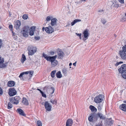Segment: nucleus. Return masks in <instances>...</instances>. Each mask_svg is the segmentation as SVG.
I'll return each mask as SVG.
<instances>
[{"label": "nucleus", "mask_w": 126, "mask_h": 126, "mask_svg": "<svg viewBox=\"0 0 126 126\" xmlns=\"http://www.w3.org/2000/svg\"><path fill=\"white\" fill-rule=\"evenodd\" d=\"M97 113H91L90 115L88 118V120L90 122H94L98 120Z\"/></svg>", "instance_id": "nucleus-1"}, {"label": "nucleus", "mask_w": 126, "mask_h": 126, "mask_svg": "<svg viewBox=\"0 0 126 126\" xmlns=\"http://www.w3.org/2000/svg\"><path fill=\"white\" fill-rule=\"evenodd\" d=\"M54 28L53 27L51 26H49L46 28L44 27H43L42 30L43 31L45 30L47 33L50 34L54 32Z\"/></svg>", "instance_id": "nucleus-2"}, {"label": "nucleus", "mask_w": 126, "mask_h": 126, "mask_svg": "<svg viewBox=\"0 0 126 126\" xmlns=\"http://www.w3.org/2000/svg\"><path fill=\"white\" fill-rule=\"evenodd\" d=\"M29 30V27L28 26H26L24 27L22 30L21 31V33L23 34V36L25 37H27Z\"/></svg>", "instance_id": "nucleus-3"}, {"label": "nucleus", "mask_w": 126, "mask_h": 126, "mask_svg": "<svg viewBox=\"0 0 126 126\" xmlns=\"http://www.w3.org/2000/svg\"><path fill=\"white\" fill-rule=\"evenodd\" d=\"M37 50V49L35 47L32 46L29 47L28 49V54L30 55H32L35 53Z\"/></svg>", "instance_id": "nucleus-4"}, {"label": "nucleus", "mask_w": 126, "mask_h": 126, "mask_svg": "<svg viewBox=\"0 0 126 126\" xmlns=\"http://www.w3.org/2000/svg\"><path fill=\"white\" fill-rule=\"evenodd\" d=\"M20 98L19 96H16L10 99V102L14 104L17 105L19 103V101Z\"/></svg>", "instance_id": "nucleus-5"}, {"label": "nucleus", "mask_w": 126, "mask_h": 126, "mask_svg": "<svg viewBox=\"0 0 126 126\" xmlns=\"http://www.w3.org/2000/svg\"><path fill=\"white\" fill-rule=\"evenodd\" d=\"M103 95L102 94H99L95 97L94 99L95 102L96 103L101 102L103 100Z\"/></svg>", "instance_id": "nucleus-6"}, {"label": "nucleus", "mask_w": 126, "mask_h": 126, "mask_svg": "<svg viewBox=\"0 0 126 126\" xmlns=\"http://www.w3.org/2000/svg\"><path fill=\"white\" fill-rule=\"evenodd\" d=\"M89 31L87 29L85 30L83 32L84 37L83 38V40L85 41L88 38L89 35Z\"/></svg>", "instance_id": "nucleus-7"}, {"label": "nucleus", "mask_w": 126, "mask_h": 126, "mask_svg": "<svg viewBox=\"0 0 126 126\" xmlns=\"http://www.w3.org/2000/svg\"><path fill=\"white\" fill-rule=\"evenodd\" d=\"M58 20L55 18H53L51 20L50 25L51 26L55 28L57 25Z\"/></svg>", "instance_id": "nucleus-8"}, {"label": "nucleus", "mask_w": 126, "mask_h": 126, "mask_svg": "<svg viewBox=\"0 0 126 126\" xmlns=\"http://www.w3.org/2000/svg\"><path fill=\"white\" fill-rule=\"evenodd\" d=\"M119 72L122 74L126 71V64L122 65L118 69Z\"/></svg>", "instance_id": "nucleus-9"}, {"label": "nucleus", "mask_w": 126, "mask_h": 126, "mask_svg": "<svg viewBox=\"0 0 126 126\" xmlns=\"http://www.w3.org/2000/svg\"><path fill=\"white\" fill-rule=\"evenodd\" d=\"M44 106L45 109L48 111H50L52 108L51 106L48 101H46L44 103Z\"/></svg>", "instance_id": "nucleus-10"}, {"label": "nucleus", "mask_w": 126, "mask_h": 126, "mask_svg": "<svg viewBox=\"0 0 126 126\" xmlns=\"http://www.w3.org/2000/svg\"><path fill=\"white\" fill-rule=\"evenodd\" d=\"M119 54L123 60H126V52L122 50H120L119 52Z\"/></svg>", "instance_id": "nucleus-11"}, {"label": "nucleus", "mask_w": 126, "mask_h": 126, "mask_svg": "<svg viewBox=\"0 0 126 126\" xmlns=\"http://www.w3.org/2000/svg\"><path fill=\"white\" fill-rule=\"evenodd\" d=\"M16 91L14 88H10L9 90L8 94L10 96H12L16 94Z\"/></svg>", "instance_id": "nucleus-12"}, {"label": "nucleus", "mask_w": 126, "mask_h": 126, "mask_svg": "<svg viewBox=\"0 0 126 126\" xmlns=\"http://www.w3.org/2000/svg\"><path fill=\"white\" fill-rule=\"evenodd\" d=\"M43 56L44 57L46 60L47 61L51 62V60L55 57V56H48L46 54H45L44 53L43 54Z\"/></svg>", "instance_id": "nucleus-13"}, {"label": "nucleus", "mask_w": 126, "mask_h": 126, "mask_svg": "<svg viewBox=\"0 0 126 126\" xmlns=\"http://www.w3.org/2000/svg\"><path fill=\"white\" fill-rule=\"evenodd\" d=\"M97 116L98 118H99L100 120H105L106 118L105 116L101 112H98L97 113Z\"/></svg>", "instance_id": "nucleus-14"}, {"label": "nucleus", "mask_w": 126, "mask_h": 126, "mask_svg": "<svg viewBox=\"0 0 126 126\" xmlns=\"http://www.w3.org/2000/svg\"><path fill=\"white\" fill-rule=\"evenodd\" d=\"M57 57L56 55L55 56V57L51 60V63L52 65L53 66H54L57 65L58 63V61L56 60V59Z\"/></svg>", "instance_id": "nucleus-15"}, {"label": "nucleus", "mask_w": 126, "mask_h": 126, "mask_svg": "<svg viewBox=\"0 0 126 126\" xmlns=\"http://www.w3.org/2000/svg\"><path fill=\"white\" fill-rule=\"evenodd\" d=\"M4 62V59L0 55V67L3 68L5 67V65L3 64Z\"/></svg>", "instance_id": "nucleus-16"}, {"label": "nucleus", "mask_w": 126, "mask_h": 126, "mask_svg": "<svg viewBox=\"0 0 126 126\" xmlns=\"http://www.w3.org/2000/svg\"><path fill=\"white\" fill-rule=\"evenodd\" d=\"M21 25V22L19 20H17L15 23V27L16 30L18 29Z\"/></svg>", "instance_id": "nucleus-17"}, {"label": "nucleus", "mask_w": 126, "mask_h": 126, "mask_svg": "<svg viewBox=\"0 0 126 126\" xmlns=\"http://www.w3.org/2000/svg\"><path fill=\"white\" fill-rule=\"evenodd\" d=\"M73 124V121L72 119H69L67 120L66 123V126H72V125Z\"/></svg>", "instance_id": "nucleus-18"}, {"label": "nucleus", "mask_w": 126, "mask_h": 126, "mask_svg": "<svg viewBox=\"0 0 126 126\" xmlns=\"http://www.w3.org/2000/svg\"><path fill=\"white\" fill-rule=\"evenodd\" d=\"M35 30V27L34 26L31 27L30 30L29 34L31 36L33 35L34 34V31Z\"/></svg>", "instance_id": "nucleus-19"}, {"label": "nucleus", "mask_w": 126, "mask_h": 126, "mask_svg": "<svg viewBox=\"0 0 126 126\" xmlns=\"http://www.w3.org/2000/svg\"><path fill=\"white\" fill-rule=\"evenodd\" d=\"M17 111L19 114L21 116H25L26 114L24 113V111L21 109L18 108L17 109Z\"/></svg>", "instance_id": "nucleus-20"}, {"label": "nucleus", "mask_w": 126, "mask_h": 126, "mask_svg": "<svg viewBox=\"0 0 126 126\" xmlns=\"http://www.w3.org/2000/svg\"><path fill=\"white\" fill-rule=\"evenodd\" d=\"M120 108L122 110L126 111V104H123L120 106Z\"/></svg>", "instance_id": "nucleus-21"}, {"label": "nucleus", "mask_w": 126, "mask_h": 126, "mask_svg": "<svg viewBox=\"0 0 126 126\" xmlns=\"http://www.w3.org/2000/svg\"><path fill=\"white\" fill-rule=\"evenodd\" d=\"M22 102L24 105H29L28 100L25 97H23V99Z\"/></svg>", "instance_id": "nucleus-22"}, {"label": "nucleus", "mask_w": 126, "mask_h": 126, "mask_svg": "<svg viewBox=\"0 0 126 126\" xmlns=\"http://www.w3.org/2000/svg\"><path fill=\"white\" fill-rule=\"evenodd\" d=\"M89 109L92 112H95L97 111V109L94 106L92 105H90L89 106Z\"/></svg>", "instance_id": "nucleus-23"}, {"label": "nucleus", "mask_w": 126, "mask_h": 126, "mask_svg": "<svg viewBox=\"0 0 126 126\" xmlns=\"http://www.w3.org/2000/svg\"><path fill=\"white\" fill-rule=\"evenodd\" d=\"M58 54L59 56V58H62L63 57L64 55V53L62 51H60L58 52Z\"/></svg>", "instance_id": "nucleus-24"}, {"label": "nucleus", "mask_w": 126, "mask_h": 126, "mask_svg": "<svg viewBox=\"0 0 126 126\" xmlns=\"http://www.w3.org/2000/svg\"><path fill=\"white\" fill-rule=\"evenodd\" d=\"M26 60V59L25 56L24 54H22L20 60V61L22 63H23Z\"/></svg>", "instance_id": "nucleus-25"}, {"label": "nucleus", "mask_w": 126, "mask_h": 126, "mask_svg": "<svg viewBox=\"0 0 126 126\" xmlns=\"http://www.w3.org/2000/svg\"><path fill=\"white\" fill-rule=\"evenodd\" d=\"M15 84V82L13 81H10L8 82L7 84L8 86L9 87L14 86Z\"/></svg>", "instance_id": "nucleus-26"}, {"label": "nucleus", "mask_w": 126, "mask_h": 126, "mask_svg": "<svg viewBox=\"0 0 126 126\" xmlns=\"http://www.w3.org/2000/svg\"><path fill=\"white\" fill-rule=\"evenodd\" d=\"M56 76L57 78H60L62 77V75L60 71H59L56 73Z\"/></svg>", "instance_id": "nucleus-27"}, {"label": "nucleus", "mask_w": 126, "mask_h": 126, "mask_svg": "<svg viewBox=\"0 0 126 126\" xmlns=\"http://www.w3.org/2000/svg\"><path fill=\"white\" fill-rule=\"evenodd\" d=\"M81 21V20L78 19H75L71 23V24L72 26L74 25L76 23L80 22Z\"/></svg>", "instance_id": "nucleus-28"}, {"label": "nucleus", "mask_w": 126, "mask_h": 126, "mask_svg": "<svg viewBox=\"0 0 126 126\" xmlns=\"http://www.w3.org/2000/svg\"><path fill=\"white\" fill-rule=\"evenodd\" d=\"M62 72L64 76H66L67 75V70L65 68L63 69Z\"/></svg>", "instance_id": "nucleus-29"}, {"label": "nucleus", "mask_w": 126, "mask_h": 126, "mask_svg": "<svg viewBox=\"0 0 126 126\" xmlns=\"http://www.w3.org/2000/svg\"><path fill=\"white\" fill-rule=\"evenodd\" d=\"M113 123V121L112 120L110 119H108L107 123V124L108 125L110 126Z\"/></svg>", "instance_id": "nucleus-30"}, {"label": "nucleus", "mask_w": 126, "mask_h": 126, "mask_svg": "<svg viewBox=\"0 0 126 126\" xmlns=\"http://www.w3.org/2000/svg\"><path fill=\"white\" fill-rule=\"evenodd\" d=\"M56 72V70L52 71L51 73V77L52 78H54L55 76V74Z\"/></svg>", "instance_id": "nucleus-31"}, {"label": "nucleus", "mask_w": 126, "mask_h": 126, "mask_svg": "<svg viewBox=\"0 0 126 126\" xmlns=\"http://www.w3.org/2000/svg\"><path fill=\"white\" fill-rule=\"evenodd\" d=\"M11 102H9L8 104L7 108L8 109H10L12 108L13 107V105L11 103Z\"/></svg>", "instance_id": "nucleus-32"}, {"label": "nucleus", "mask_w": 126, "mask_h": 126, "mask_svg": "<svg viewBox=\"0 0 126 126\" xmlns=\"http://www.w3.org/2000/svg\"><path fill=\"white\" fill-rule=\"evenodd\" d=\"M54 90L55 89L53 87H51L49 89L50 93L52 94L54 93Z\"/></svg>", "instance_id": "nucleus-33"}, {"label": "nucleus", "mask_w": 126, "mask_h": 126, "mask_svg": "<svg viewBox=\"0 0 126 126\" xmlns=\"http://www.w3.org/2000/svg\"><path fill=\"white\" fill-rule=\"evenodd\" d=\"M28 17V16L27 14H25L23 15L22 16L23 18L25 20H26L27 19Z\"/></svg>", "instance_id": "nucleus-34"}, {"label": "nucleus", "mask_w": 126, "mask_h": 126, "mask_svg": "<svg viewBox=\"0 0 126 126\" xmlns=\"http://www.w3.org/2000/svg\"><path fill=\"white\" fill-rule=\"evenodd\" d=\"M37 124L38 126H42V123L40 121H38L37 123Z\"/></svg>", "instance_id": "nucleus-35"}, {"label": "nucleus", "mask_w": 126, "mask_h": 126, "mask_svg": "<svg viewBox=\"0 0 126 126\" xmlns=\"http://www.w3.org/2000/svg\"><path fill=\"white\" fill-rule=\"evenodd\" d=\"M50 102L53 104H55L56 105L57 103V102L55 100H50Z\"/></svg>", "instance_id": "nucleus-36"}, {"label": "nucleus", "mask_w": 126, "mask_h": 126, "mask_svg": "<svg viewBox=\"0 0 126 126\" xmlns=\"http://www.w3.org/2000/svg\"><path fill=\"white\" fill-rule=\"evenodd\" d=\"M97 108L99 111H100L102 109V107L100 105H98V106Z\"/></svg>", "instance_id": "nucleus-37"}, {"label": "nucleus", "mask_w": 126, "mask_h": 126, "mask_svg": "<svg viewBox=\"0 0 126 126\" xmlns=\"http://www.w3.org/2000/svg\"><path fill=\"white\" fill-rule=\"evenodd\" d=\"M101 22L103 24H104L106 22V21L105 19L103 18L101 19Z\"/></svg>", "instance_id": "nucleus-38"}, {"label": "nucleus", "mask_w": 126, "mask_h": 126, "mask_svg": "<svg viewBox=\"0 0 126 126\" xmlns=\"http://www.w3.org/2000/svg\"><path fill=\"white\" fill-rule=\"evenodd\" d=\"M122 51L126 52V45L122 47Z\"/></svg>", "instance_id": "nucleus-39"}, {"label": "nucleus", "mask_w": 126, "mask_h": 126, "mask_svg": "<svg viewBox=\"0 0 126 126\" xmlns=\"http://www.w3.org/2000/svg\"><path fill=\"white\" fill-rule=\"evenodd\" d=\"M95 126H103L102 121L101 122L98 123Z\"/></svg>", "instance_id": "nucleus-40"}, {"label": "nucleus", "mask_w": 126, "mask_h": 126, "mask_svg": "<svg viewBox=\"0 0 126 126\" xmlns=\"http://www.w3.org/2000/svg\"><path fill=\"white\" fill-rule=\"evenodd\" d=\"M52 18V17H51L50 16H48L47 17L46 20L47 21H49L51 19V18Z\"/></svg>", "instance_id": "nucleus-41"}, {"label": "nucleus", "mask_w": 126, "mask_h": 126, "mask_svg": "<svg viewBox=\"0 0 126 126\" xmlns=\"http://www.w3.org/2000/svg\"><path fill=\"white\" fill-rule=\"evenodd\" d=\"M123 63V62H117L115 64L116 66H117L119 65L120 64Z\"/></svg>", "instance_id": "nucleus-42"}, {"label": "nucleus", "mask_w": 126, "mask_h": 126, "mask_svg": "<svg viewBox=\"0 0 126 126\" xmlns=\"http://www.w3.org/2000/svg\"><path fill=\"white\" fill-rule=\"evenodd\" d=\"M123 77L125 79H126V72H125L122 74Z\"/></svg>", "instance_id": "nucleus-43"}, {"label": "nucleus", "mask_w": 126, "mask_h": 126, "mask_svg": "<svg viewBox=\"0 0 126 126\" xmlns=\"http://www.w3.org/2000/svg\"><path fill=\"white\" fill-rule=\"evenodd\" d=\"M3 93V90L0 87V96L2 95Z\"/></svg>", "instance_id": "nucleus-44"}, {"label": "nucleus", "mask_w": 126, "mask_h": 126, "mask_svg": "<svg viewBox=\"0 0 126 126\" xmlns=\"http://www.w3.org/2000/svg\"><path fill=\"white\" fill-rule=\"evenodd\" d=\"M9 28L10 29L11 31H13V27L12 25H10L9 26Z\"/></svg>", "instance_id": "nucleus-45"}, {"label": "nucleus", "mask_w": 126, "mask_h": 126, "mask_svg": "<svg viewBox=\"0 0 126 126\" xmlns=\"http://www.w3.org/2000/svg\"><path fill=\"white\" fill-rule=\"evenodd\" d=\"M41 93L42 96L45 97H46V95L43 92L41 91Z\"/></svg>", "instance_id": "nucleus-46"}, {"label": "nucleus", "mask_w": 126, "mask_h": 126, "mask_svg": "<svg viewBox=\"0 0 126 126\" xmlns=\"http://www.w3.org/2000/svg\"><path fill=\"white\" fill-rule=\"evenodd\" d=\"M23 75H24V73H23L22 72L21 73L19 76V77L20 78V79H21V78H22V77Z\"/></svg>", "instance_id": "nucleus-47"}, {"label": "nucleus", "mask_w": 126, "mask_h": 126, "mask_svg": "<svg viewBox=\"0 0 126 126\" xmlns=\"http://www.w3.org/2000/svg\"><path fill=\"white\" fill-rule=\"evenodd\" d=\"M2 46V40L1 39H0V48H1V47Z\"/></svg>", "instance_id": "nucleus-48"}, {"label": "nucleus", "mask_w": 126, "mask_h": 126, "mask_svg": "<svg viewBox=\"0 0 126 126\" xmlns=\"http://www.w3.org/2000/svg\"><path fill=\"white\" fill-rule=\"evenodd\" d=\"M118 1L121 3H124V0H118Z\"/></svg>", "instance_id": "nucleus-49"}, {"label": "nucleus", "mask_w": 126, "mask_h": 126, "mask_svg": "<svg viewBox=\"0 0 126 126\" xmlns=\"http://www.w3.org/2000/svg\"><path fill=\"white\" fill-rule=\"evenodd\" d=\"M23 73H24V74H27L29 73V71L24 72H23Z\"/></svg>", "instance_id": "nucleus-50"}, {"label": "nucleus", "mask_w": 126, "mask_h": 126, "mask_svg": "<svg viewBox=\"0 0 126 126\" xmlns=\"http://www.w3.org/2000/svg\"><path fill=\"white\" fill-rule=\"evenodd\" d=\"M34 38L36 40H38L40 39V37H39L35 36Z\"/></svg>", "instance_id": "nucleus-51"}, {"label": "nucleus", "mask_w": 126, "mask_h": 126, "mask_svg": "<svg viewBox=\"0 0 126 126\" xmlns=\"http://www.w3.org/2000/svg\"><path fill=\"white\" fill-rule=\"evenodd\" d=\"M76 34L78 36H81V33H76Z\"/></svg>", "instance_id": "nucleus-52"}, {"label": "nucleus", "mask_w": 126, "mask_h": 126, "mask_svg": "<svg viewBox=\"0 0 126 126\" xmlns=\"http://www.w3.org/2000/svg\"><path fill=\"white\" fill-rule=\"evenodd\" d=\"M33 73V71H29L30 74L31 75H32Z\"/></svg>", "instance_id": "nucleus-53"}, {"label": "nucleus", "mask_w": 126, "mask_h": 126, "mask_svg": "<svg viewBox=\"0 0 126 126\" xmlns=\"http://www.w3.org/2000/svg\"><path fill=\"white\" fill-rule=\"evenodd\" d=\"M13 38L15 40H16L17 39V37L15 35V36H13Z\"/></svg>", "instance_id": "nucleus-54"}, {"label": "nucleus", "mask_w": 126, "mask_h": 126, "mask_svg": "<svg viewBox=\"0 0 126 126\" xmlns=\"http://www.w3.org/2000/svg\"><path fill=\"white\" fill-rule=\"evenodd\" d=\"M76 62H75V63H73V65L75 66H76Z\"/></svg>", "instance_id": "nucleus-55"}, {"label": "nucleus", "mask_w": 126, "mask_h": 126, "mask_svg": "<svg viewBox=\"0 0 126 126\" xmlns=\"http://www.w3.org/2000/svg\"><path fill=\"white\" fill-rule=\"evenodd\" d=\"M12 35L13 36H15V34L14 33L13 31H12Z\"/></svg>", "instance_id": "nucleus-56"}, {"label": "nucleus", "mask_w": 126, "mask_h": 126, "mask_svg": "<svg viewBox=\"0 0 126 126\" xmlns=\"http://www.w3.org/2000/svg\"><path fill=\"white\" fill-rule=\"evenodd\" d=\"M50 53L51 55H53L54 54V52H50Z\"/></svg>", "instance_id": "nucleus-57"}, {"label": "nucleus", "mask_w": 126, "mask_h": 126, "mask_svg": "<svg viewBox=\"0 0 126 126\" xmlns=\"http://www.w3.org/2000/svg\"><path fill=\"white\" fill-rule=\"evenodd\" d=\"M72 64V63H70L69 64V65L70 66H71V65Z\"/></svg>", "instance_id": "nucleus-58"}, {"label": "nucleus", "mask_w": 126, "mask_h": 126, "mask_svg": "<svg viewBox=\"0 0 126 126\" xmlns=\"http://www.w3.org/2000/svg\"><path fill=\"white\" fill-rule=\"evenodd\" d=\"M37 90L39 91L40 92H41V91H41L40 89H37Z\"/></svg>", "instance_id": "nucleus-59"}, {"label": "nucleus", "mask_w": 126, "mask_h": 126, "mask_svg": "<svg viewBox=\"0 0 126 126\" xmlns=\"http://www.w3.org/2000/svg\"><path fill=\"white\" fill-rule=\"evenodd\" d=\"M79 38L80 39H81V36H79Z\"/></svg>", "instance_id": "nucleus-60"}, {"label": "nucleus", "mask_w": 126, "mask_h": 126, "mask_svg": "<svg viewBox=\"0 0 126 126\" xmlns=\"http://www.w3.org/2000/svg\"><path fill=\"white\" fill-rule=\"evenodd\" d=\"M82 1H85L86 0H81Z\"/></svg>", "instance_id": "nucleus-61"}, {"label": "nucleus", "mask_w": 126, "mask_h": 126, "mask_svg": "<svg viewBox=\"0 0 126 126\" xmlns=\"http://www.w3.org/2000/svg\"><path fill=\"white\" fill-rule=\"evenodd\" d=\"M125 19V20L124 19V20L126 21V18H124V19Z\"/></svg>", "instance_id": "nucleus-62"}, {"label": "nucleus", "mask_w": 126, "mask_h": 126, "mask_svg": "<svg viewBox=\"0 0 126 126\" xmlns=\"http://www.w3.org/2000/svg\"><path fill=\"white\" fill-rule=\"evenodd\" d=\"M125 16L126 17V13H125Z\"/></svg>", "instance_id": "nucleus-63"}, {"label": "nucleus", "mask_w": 126, "mask_h": 126, "mask_svg": "<svg viewBox=\"0 0 126 126\" xmlns=\"http://www.w3.org/2000/svg\"><path fill=\"white\" fill-rule=\"evenodd\" d=\"M1 28L0 27V29Z\"/></svg>", "instance_id": "nucleus-64"}]
</instances>
